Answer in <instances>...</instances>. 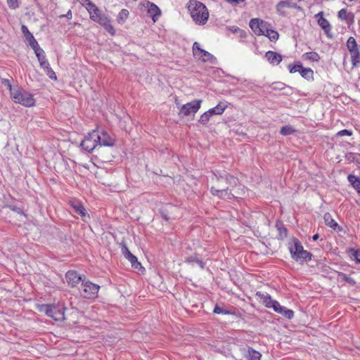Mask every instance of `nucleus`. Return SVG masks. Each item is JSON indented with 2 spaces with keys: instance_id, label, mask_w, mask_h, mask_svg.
<instances>
[{
  "instance_id": "f257e3e1",
  "label": "nucleus",
  "mask_w": 360,
  "mask_h": 360,
  "mask_svg": "<svg viewBox=\"0 0 360 360\" xmlns=\"http://www.w3.org/2000/svg\"><path fill=\"white\" fill-rule=\"evenodd\" d=\"M6 82H8V88L11 92V98L14 103L25 107H32L34 105L35 99L31 93L20 87L13 89L9 80H6Z\"/></svg>"
},
{
  "instance_id": "f03ea898",
  "label": "nucleus",
  "mask_w": 360,
  "mask_h": 360,
  "mask_svg": "<svg viewBox=\"0 0 360 360\" xmlns=\"http://www.w3.org/2000/svg\"><path fill=\"white\" fill-rule=\"evenodd\" d=\"M87 11L89 14V18L92 21L99 24L111 35L115 34V30L110 18L103 13L95 4H94Z\"/></svg>"
},
{
  "instance_id": "7ed1b4c3",
  "label": "nucleus",
  "mask_w": 360,
  "mask_h": 360,
  "mask_svg": "<svg viewBox=\"0 0 360 360\" xmlns=\"http://www.w3.org/2000/svg\"><path fill=\"white\" fill-rule=\"evenodd\" d=\"M188 8L191 18L196 24L205 25L207 22L209 12L205 4L197 0H191Z\"/></svg>"
},
{
  "instance_id": "20e7f679",
  "label": "nucleus",
  "mask_w": 360,
  "mask_h": 360,
  "mask_svg": "<svg viewBox=\"0 0 360 360\" xmlns=\"http://www.w3.org/2000/svg\"><path fill=\"white\" fill-rule=\"evenodd\" d=\"M288 249L291 257L297 262H309L311 259L312 255L304 250L301 242L296 238H293L289 243Z\"/></svg>"
},
{
  "instance_id": "39448f33",
  "label": "nucleus",
  "mask_w": 360,
  "mask_h": 360,
  "mask_svg": "<svg viewBox=\"0 0 360 360\" xmlns=\"http://www.w3.org/2000/svg\"><path fill=\"white\" fill-rule=\"evenodd\" d=\"M99 131L93 130L85 136L81 143V146L87 152L91 153L97 146H99Z\"/></svg>"
},
{
  "instance_id": "423d86ee",
  "label": "nucleus",
  "mask_w": 360,
  "mask_h": 360,
  "mask_svg": "<svg viewBox=\"0 0 360 360\" xmlns=\"http://www.w3.org/2000/svg\"><path fill=\"white\" fill-rule=\"evenodd\" d=\"M193 54L195 58L202 62H210L214 64L217 58L208 51L201 49L198 42H194L193 45Z\"/></svg>"
},
{
  "instance_id": "0eeeda50",
  "label": "nucleus",
  "mask_w": 360,
  "mask_h": 360,
  "mask_svg": "<svg viewBox=\"0 0 360 360\" xmlns=\"http://www.w3.org/2000/svg\"><path fill=\"white\" fill-rule=\"evenodd\" d=\"M40 311L45 312L48 316L57 321L65 319L64 311L59 307L54 304H43L41 306Z\"/></svg>"
},
{
  "instance_id": "6e6552de",
  "label": "nucleus",
  "mask_w": 360,
  "mask_h": 360,
  "mask_svg": "<svg viewBox=\"0 0 360 360\" xmlns=\"http://www.w3.org/2000/svg\"><path fill=\"white\" fill-rule=\"evenodd\" d=\"M82 295L86 299H94L98 296L100 286L89 281L83 280Z\"/></svg>"
},
{
  "instance_id": "1a4fd4ad",
  "label": "nucleus",
  "mask_w": 360,
  "mask_h": 360,
  "mask_svg": "<svg viewBox=\"0 0 360 360\" xmlns=\"http://www.w3.org/2000/svg\"><path fill=\"white\" fill-rule=\"evenodd\" d=\"M202 101L193 100L183 105L180 109V114L184 116H188L196 113L200 108Z\"/></svg>"
},
{
  "instance_id": "9d476101",
  "label": "nucleus",
  "mask_w": 360,
  "mask_h": 360,
  "mask_svg": "<svg viewBox=\"0 0 360 360\" xmlns=\"http://www.w3.org/2000/svg\"><path fill=\"white\" fill-rule=\"evenodd\" d=\"M285 8H295L298 11H302V8L292 0H282L278 2L276 6L277 13L282 16H285L287 15V13L285 11Z\"/></svg>"
},
{
  "instance_id": "9b49d317",
  "label": "nucleus",
  "mask_w": 360,
  "mask_h": 360,
  "mask_svg": "<svg viewBox=\"0 0 360 360\" xmlns=\"http://www.w3.org/2000/svg\"><path fill=\"white\" fill-rule=\"evenodd\" d=\"M21 31L26 41L29 44V45L33 50H35L40 47L37 41L34 39L33 34L29 31L26 25H22L21 26Z\"/></svg>"
},
{
  "instance_id": "f8f14e48",
  "label": "nucleus",
  "mask_w": 360,
  "mask_h": 360,
  "mask_svg": "<svg viewBox=\"0 0 360 360\" xmlns=\"http://www.w3.org/2000/svg\"><path fill=\"white\" fill-rule=\"evenodd\" d=\"M315 18H317L318 25L323 29L325 34L331 37L330 32L331 31V25L329 21L323 18V12L321 11L315 15Z\"/></svg>"
},
{
  "instance_id": "ddd939ff",
  "label": "nucleus",
  "mask_w": 360,
  "mask_h": 360,
  "mask_svg": "<svg viewBox=\"0 0 360 360\" xmlns=\"http://www.w3.org/2000/svg\"><path fill=\"white\" fill-rule=\"evenodd\" d=\"M256 297L259 299L260 302L267 308L274 309V304L278 301L273 300L271 295L268 293H263L262 292H257Z\"/></svg>"
},
{
  "instance_id": "4468645a",
  "label": "nucleus",
  "mask_w": 360,
  "mask_h": 360,
  "mask_svg": "<svg viewBox=\"0 0 360 360\" xmlns=\"http://www.w3.org/2000/svg\"><path fill=\"white\" fill-rule=\"evenodd\" d=\"M219 188H217L214 186L211 187L210 192L213 195H216L219 198H231V194L229 193V186H224L219 184L217 186Z\"/></svg>"
},
{
  "instance_id": "2eb2a0df",
  "label": "nucleus",
  "mask_w": 360,
  "mask_h": 360,
  "mask_svg": "<svg viewBox=\"0 0 360 360\" xmlns=\"http://www.w3.org/2000/svg\"><path fill=\"white\" fill-rule=\"evenodd\" d=\"M266 22L258 18H252L250 21V27L256 35L264 33Z\"/></svg>"
},
{
  "instance_id": "dca6fc26",
  "label": "nucleus",
  "mask_w": 360,
  "mask_h": 360,
  "mask_svg": "<svg viewBox=\"0 0 360 360\" xmlns=\"http://www.w3.org/2000/svg\"><path fill=\"white\" fill-rule=\"evenodd\" d=\"M214 175L215 176L219 184H221L224 181L226 185H227L226 186H229L233 187L236 186L238 183V179L236 177L226 173L224 174V175H220L219 176H218L216 174H214Z\"/></svg>"
},
{
  "instance_id": "f3484780",
  "label": "nucleus",
  "mask_w": 360,
  "mask_h": 360,
  "mask_svg": "<svg viewBox=\"0 0 360 360\" xmlns=\"http://www.w3.org/2000/svg\"><path fill=\"white\" fill-rule=\"evenodd\" d=\"M65 278L68 284L71 287H75L77 285L82 281V278L75 271H68L65 274Z\"/></svg>"
},
{
  "instance_id": "a211bd4d",
  "label": "nucleus",
  "mask_w": 360,
  "mask_h": 360,
  "mask_svg": "<svg viewBox=\"0 0 360 360\" xmlns=\"http://www.w3.org/2000/svg\"><path fill=\"white\" fill-rule=\"evenodd\" d=\"M273 309L275 312L281 314L283 316L289 320L294 317V311L292 309H289L283 306H281L278 302L274 304Z\"/></svg>"
},
{
  "instance_id": "6ab92c4d",
  "label": "nucleus",
  "mask_w": 360,
  "mask_h": 360,
  "mask_svg": "<svg viewBox=\"0 0 360 360\" xmlns=\"http://www.w3.org/2000/svg\"><path fill=\"white\" fill-rule=\"evenodd\" d=\"M265 58H266L268 62L273 65H278L281 62L283 58L282 56L280 53L273 51H269L266 52Z\"/></svg>"
},
{
  "instance_id": "aec40b11",
  "label": "nucleus",
  "mask_w": 360,
  "mask_h": 360,
  "mask_svg": "<svg viewBox=\"0 0 360 360\" xmlns=\"http://www.w3.org/2000/svg\"><path fill=\"white\" fill-rule=\"evenodd\" d=\"M100 146H112L115 143V140L105 131H99Z\"/></svg>"
},
{
  "instance_id": "412c9836",
  "label": "nucleus",
  "mask_w": 360,
  "mask_h": 360,
  "mask_svg": "<svg viewBox=\"0 0 360 360\" xmlns=\"http://www.w3.org/2000/svg\"><path fill=\"white\" fill-rule=\"evenodd\" d=\"M338 18L344 20L348 25H352L354 22V15L352 13H348L346 8L341 9L338 14Z\"/></svg>"
},
{
  "instance_id": "4be33fe9",
  "label": "nucleus",
  "mask_w": 360,
  "mask_h": 360,
  "mask_svg": "<svg viewBox=\"0 0 360 360\" xmlns=\"http://www.w3.org/2000/svg\"><path fill=\"white\" fill-rule=\"evenodd\" d=\"M34 51L39 60L41 68H47V66L49 65V63L46 59L44 51L41 47H39L34 50Z\"/></svg>"
},
{
  "instance_id": "5701e85b",
  "label": "nucleus",
  "mask_w": 360,
  "mask_h": 360,
  "mask_svg": "<svg viewBox=\"0 0 360 360\" xmlns=\"http://www.w3.org/2000/svg\"><path fill=\"white\" fill-rule=\"evenodd\" d=\"M323 219L325 221V224L329 226L330 228L333 229L335 231H341L342 227L339 226V224L333 219L331 214L328 212L326 213L323 216Z\"/></svg>"
},
{
  "instance_id": "b1692460",
  "label": "nucleus",
  "mask_w": 360,
  "mask_h": 360,
  "mask_svg": "<svg viewBox=\"0 0 360 360\" xmlns=\"http://www.w3.org/2000/svg\"><path fill=\"white\" fill-rule=\"evenodd\" d=\"M71 207L74 209L75 212L81 217H85L86 212L81 202L78 200H72L70 202Z\"/></svg>"
},
{
  "instance_id": "393cba45",
  "label": "nucleus",
  "mask_w": 360,
  "mask_h": 360,
  "mask_svg": "<svg viewBox=\"0 0 360 360\" xmlns=\"http://www.w3.org/2000/svg\"><path fill=\"white\" fill-rule=\"evenodd\" d=\"M148 12L152 17L154 22L156 21L161 14L160 9L155 4L150 2H148Z\"/></svg>"
},
{
  "instance_id": "a878e982",
  "label": "nucleus",
  "mask_w": 360,
  "mask_h": 360,
  "mask_svg": "<svg viewBox=\"0 0 360 360\" xmlns=\"http://www.w3.org/2000/svg\"><path fill=\"white\" fill-rule=\"evenodd\" d=\"M184 262L190 264L196 263L201 269H204L205 267V263L199 259L197 254H193L189 257H186Z\"/></svg>"
},
{
  "instance_id": "bb28decb",
  "label": "nucleus",
  "mask_w": 360,
  "mask_h": 360,
  "mask_svg": "<svg viewBox=\"0 0 360 360\" xmlns=\"http://www.w3.org/2000/svg\"><path fill=\"white\" fill-rule=\"evenodd\" d=\"M349 182L358 193H360V179L354 175L349 174L347 177Z\"/></svg>"
},
{
  "instance_id": "cd10ccee",
  "label": "nucleus",
  "mask_w": 360,
  "mask_h": 360,
  "mask_svg": "<svg viewBox=\"0 0 360 360\" xmlns=\"http://www.w3.org/2000/svg\"><path fill=\"white\" fill-rule=\"evenodd\" d=\"M226 108V105H221V103H219L215 107L209 109L208 113L210 114L211 116L215 115H221L224 112L225 109Z\"/></svg>"
},
{
  "instance_id": "c85d7f7f",
  "label": "nucleus",
  "mask_w": 360,
  "mask_h": 360,
  "mask_svg": "<svg viewBox=\"0 0 360 360\" xmlns=\"http://www.w3.org/2000/svg\"><path fill=\"white\" fill-rule=\"evenodd\" d=\"M347 47L349 53H353L359 50L355 39L353 37H349L347 41Z\"/></svg>"
},
{
  "instance_id": "c756f323",
  "label": "nucleus",
  "mask_w": 360,
  "mask_h": 360,
  "mask_svg": "<svg viewBox=\"0 0 360 360\" xmlns=\"http://www.w3.org/2000/svg\"><path fill=\"white\" fill-rule=\"evenodd\" d=\"M302 58L304 60H308L311 62H318L320 60L319 55L314 51L304 53L302 55Z\"/></svg>"
},
{
  "instance_id": "7c9ffc66",
  "label": "nucleus",
  "mask_w": 360,
  "mask_h": 360,
  "mask_svg": "<svg viewBox=\"0 0 360 360\" xmlns=\"http://www.w3.org/2000/svg\"><path fill=\"white\" fill-rule=\"evenodd\" d=\"M301 76L308 80L311 81L314 79V71L309 68H302L301 70Z\"/></svg>"
},
{
  "instance_id": "2f4dec72",
  "label": "nucleus",
  "mask_w": 360,
  "mask_h": 360,
  "mask_svg": "<svg viewBox=\"0 0 360 360\" xmlns=\"http://www.w3.org/2000/svg\"><path fill=\"white\" fill-rule=\"evenodd\" d=\"M248 360H260L262 354L251 347L248 348Z\"/></svg>"
},
{
  "instance_id": "473e14b6",
  "label": "nucleus",
  "mask_w": 360,
  "mask_h": 360,
  "mask_svg": "<svg viewBox=\"0 0 360 360\" xmlns=\"http://www.w3.org/2000/svg\"><path fill=\"white\" fill-rule=\"evenodd\" d=\"M296 130L290 125H285L281 127L280 133L283 136H288L294 134Z\"/></svg>"
},
{
  "instance_id": "72a5a7b5",
  "label": "nucleus",
  "mask_w": 360,
  "mask_h": 360,
  "mask_svg": "<svg viewBox=\"0 0 360 360\" xmlns=\"http://www.w3.org/2000/svg\"><path fill=\"white\" fill-rule=\"evenodd\" d=\"M127 259L131 263V266L134 267V269H139L142 267L141 263L138 262L137 257L134 256L133 254L131 255H129V257H128Z\"/></svg>"
},
{
  "instance_id": "f704fd0d",
  "label": "nucleus",
  "mask_w": 360,
  "mask_h": 360,
  "mask_svg": "<svg viewBox=\"0 0 360 360\" xmlns=\"http://www.w3.org/2000/svg\"><path fill=\"white\" fill-rule=\"evenodd\" d=\"M276 226L277 228V230L278 231L279 236L281 238H286L288 236V230L285 227V226L283 224L280 223V224H276Z\"/></svg>"
},
{
  "instance_id": "c9c22d12",
  "label": "nucleus",
  "mask_w": 360,
  "mask_h": 360,
  "mask_svg": "<svg viewBox=\"0 0 360 360\" xmlns=\"http://www.w3.org/2000/svg\"><path fill=\"white\" fill-rule=\"evenodd\" d=\"M352 64L353 67L360 63V51L351 53Z\"/></svg>"
},
{
  "instance_id": "e433bc0d",
  "label": "nucleus",
  "mask_w": 360,
  "mask_h": 360,
  "mask_svg": "<svg viewBox=\"0 0 360 360\" xmlns=\"http://www.w3.org/2000/svg\"><path fill=\"white\" fill-rule=\"evenodd\" d=\"M303 68L302 63L300 62H296L295 64H289L288 65V68L290 73H296L299 70H302Z\"/></svg>"
},
{
  "instance_id": "4c0bfd02",
  "label": "nucleus",
  "mask_w": 360,
  "mask_h": 360,
  "mask_svg": "<svg viewBox=\"0 0 360 360\" xmlns=\"http://www.w3.org/2000/svg\"><path fill=\"white\" fill-rule=\"evenodd\" d=\"M129 11L127 9H122L118 14L117 21L119 23L123 22L129 16Z\"/></svg>"
},
{
  "instance_id": "58836bf2",
  "label": "nucleus",
  "mask_w": 360,
  "mask_h": 360,
  "mask_svg": "<svg viewBox=\"0 0 360 360\" xmlns=\"http://www.w3.org/2000/svg\"><path fill=\"white\" fill-rule=\"evenodd\" d=\"M43 69L45 71V72L47 75V76L50 79H57L56 75L55 72L52 70V68H51L50 65H49L47 66V68H44Z\"/></svg>"
},
{
  "instance_id": "ea45409f",
  "label": "nucleus",
  "mask_w": 360,
  "mask_h": 360,
  "mask_svg": "<svg viewBox=\"0 0 360 360\" xmlns=\"http://www.w3.org/2000/svg\"><path fill=\"white\" fill-rule=\"evenodd\" d=\"M352 259L358 264H360V249L350 250Z\"/></svg>"
},
{
  "instance_id": "a19ab883",
  "label": "nucleus",
  "mask_w": 360,
  "mask_h": 360,
  "mask_svg": "<svg viewBox=\"0 0 360 360\" xmlns=\"http://www.w3.org/2000/svg\"><path fill=\"white\" fill-rule=\"evenodd\" d=\"M211 117L212 116L208 113V111H206L202 115H201L199 122L202 124H206L209 122Z\"/></svg>"
},
{
  "instance_id": "79ce46f5",
  "label": "nucleus",
  "mask_w": 360,
  "mask_h": 360,
  "mask_svg": "<svg viewBox=\"0 0 360 360\" xmlns=\"http://www.w3.org/2000/svg\"><path fill=\"white\" fill-rule=\"evenodd\" d=\"M6 1L11 9L15 10L20 7V2L18 0H6Z\"/></svg>"
},
{
  "instance_id": "37998d69",
  "label": "nucleus",
  "mask_w": 360,
  "mask_h": 360,
  "mask_svg": "<svg viewBox=\"0 0 360 360\" xmlns=\"http://www.w3.org/2000/svg\"><path fill=\"white\" fill-rule=\"evenodd\" d=\"M213 312L217 314H230V311L216 305L214 308Z\"/></svg>"
},
{
  "instance_id": "c03bdc74",
  "label": "nucleus",
  "mask_w": 360,
  "mask_h": 360,
  "mask_svg": "<svg viewBox=\"0 0 360 360\" xmlns=\"http://www.w3.org/2000/svg\"><path fill=\"white\" fill-rule=\"evenodd\" d=\"M340 276L342 278V279L344 281H345V282H347V283H349L351 285H354L355 284L354 280L352 277L347 276V274L341 273L340 274Z\"/></svg>"
},
{
  "instance_id": "a18cd8bd",
  "label": "nucleus",
  "mask_w": 360,
  "mask_h": 360,
  "mask_svg": "<svg viewBox=\"0 0 360 360\" xmlns=\"http://www.w3.org/2000/svg\"><path fill=\"white\" fill-rule=\"evenodd\" d=\"M122 253L124 256V257L127 259L129 255H131L132 253L129 251L128 248L125 244H123L121 248Z\"/></svg>"
},
{
  "instance_id": "49530a36",
  "label": "nucleus",
  "mask_w": 360,
  "mask_h": 360,
  "mask_svg": "<svg viewBox=\"0 0 360 360\" xmlns=\"http://www.w3.org/2000/svg\"><path fill=\"white\" fill-rule=\"evenodd\" d=\"M78 1L82 6L85 7L86 10H88L94 4L90 0H78Z\"/></svg>"
},
{
  "instance_id": "de8ad7c7",
  "label": "nucleus",
  "mask_w": 360,
  "mask_h": 360,
  "mask_svg": "<svg viewBox=\"0 0 360 360\" xmlns=\"http://www.w3.org/2000/svg\"><path fill=\"white\" fill-rule=\"evenodd\" d=\"M286 87L285 84L281 82H276L272 84V89L274 90H283Z\"/></svg>"
},
{
  "instance_id": "09e8293b",
  "label": "nucleus",
  "mask_w": 360,
  "mask_h": 360,
  "mask_svg": "<svg viewBox=\"0 0 360 360\" xmlns=\"http://www.w3.org/2000/svg\"><path fill=\"white\" fill-rule=\"evenodd\" d=\"M352 131L349 129H342L339 131L337 133L338 136H352Z\"/></svg>"
},
{
  "instance_id": "8fccbe9b",
  "label": "nucleus",
  "mask_w": 360,
  "mask_h": 360,
  "mask_svg": "<svg viewBox=\"0 0 360 360\" xmlns=\"http://www.w3.org/2000/svg\"><path fill=\"white\" fill-rule=\"evenodd\" d=\"M267 37H269L271 41H275L278 39V34L277 32L272 30H270V33Z\"/></svg>"
},
{
  "instance_id": "3c124183",
  "label": "nucleus",
  "mask_w": 360,
  "mask_h": 360,
  "mask_svg": "<svg viewBox=\"0 0 360 360\" xmlns=\"http://www.w3.org/2000/svg\"><path fill=\"white\" fill-rule=\"evenodd\" d=\"M10 208L11 210L15 212L16 213H18V214H20V215H23L25 216V214L22 210V208L18 207V206H10Z\"/></svg>"
},
{
  "instance_id": "603ef678",
  "label": "nucleus",
  "mask_w": 360,
  "mask_h": 360,
  "mask_svg": "<svg viewBox=\"0 0 360 360\" xmlns=\"http://www.w3.org/2000/svg\"><path fill=\"white\" fill-rule=\"evenodd\" d=\"M226 2L231 4V5H238L244 2L245 0H224Z\"/></svg>"
},
{
  "instance_id": "864d4df0",
  "label": "nucleus",
  "mask_w": 360,
  "mask_h": 360,
  "mask_svg": "<svg viewBox=\"0 0 360 360\" xmlns=\"http://www.w3.org/2000/svg\"><path fill=\"white\" fill-rule=\"evenodd\" d=\"M270 29H269V25L266 22L265 23V28L263 30L264 33L261 34V35H264L266 37L269 36V34L270 33Z\"/></svg>"
},
{
  "instance_id": "5fc2aeb1",
  "label": "nucleus",
  "mask_w": 360,
  "mask_h": 360,
  "mask_svg": "<svg viewBox=\"0 0 360 360\" xmlns=\"http://www.w3.org/2000/svg\"><path fill=\"white\" fill-rule=\"evenodd\" d=\"M60 17V18H66L69 20L71 19L72 18V13L71 10H69L66 14L61 15Z\"/></svg>"
},
{
  "instance_id": "6e6d98bb",
  "label": "nucleus",
  "mask_w": 360,
  "mask_h": 360,
  "mask_svg": "<svg viewBox=\"0 0 360 360\" xmlns=\"http://www.w3.org/2000/svg\"><path fill=\"white\" fill-rule=\"evenodd\" d=\"M319 238V235L318 233L314 234L312 237L313 240H316Z\"/></svg>"
},
{
  "instance_id": "4d7b16f0",
  "label": "nucleus",
  "mask_w": 360,
  "mask_h": 360,
  "mask_svg": "<svg viewBox=\"0 0 360 360\" xmlns=\"http://www.w3.org/2000/svg\"><path fill=\"white\" fill-rule=\"evenodd\" d=\"M162 217L166 220L168 221L169 218L166 214H162Z\"/></svg>"
},
{
  "instance_id": "13d9d810",
  "label": "nucleus",
  "mask_w": 360,
  "mask_h": 360,
  "mask_svg": "<svg viewBox=\"0 0 360 360\" xmlns=\"http://www.w3.org/2000/svg\"><path fill=\"white\" fill-rule=\"evenodd\" d=\"M6 80H7V79H4V80L3 81V84H4L5 85H6V86H8V82H6Z\"/></svg>"
},
{
  "instance_id": "bf43d9fd",
  "label": "nucleus",
  "mask_w": 360,
  "mask_h": 360,
  "mask_svg": "<svg viewBox=\"0 0 360 360\" xmlns=\"http://www.w3.org/2000/svg\"><path fill=\"white\" fill-rule=\"evenodd\" d=\"M297 72H299L301 75V70H299V71H297Z\"/></svg>"
}]
</instances>
